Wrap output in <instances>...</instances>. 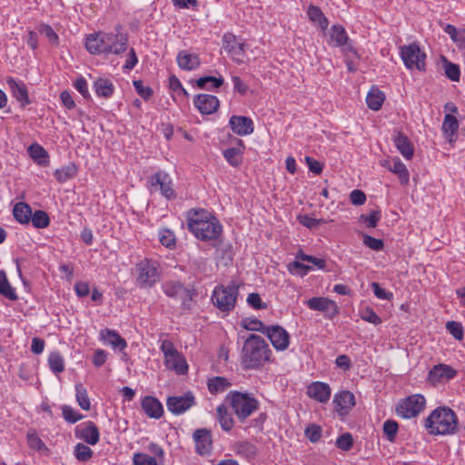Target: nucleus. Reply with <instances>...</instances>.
Masks as SVG:
<instances>
[{
    "label": "nucleus",
    "mask_w": 465,
    "mask_h": 465,
    "mask_svg": "<svg viewBox=\"0 0 465 465\" xmlns=\"http://www.w3.org/2000/svg\"><path fill=\"white\" fill-rule=\"evenodd\" d=\"M189 231L203 242H216L223 232L220 221L204 209H191L187 213Z\"/></svg>",
    "instance_id": "1"
},
{
    "label": "nucleus",
    "mask_w": 465,
    "mask_h": 465,
    "mask_svg": "<svg viewBox=\"0 0 465 465\" xmlns=\"http://www.w3.org/2000/svg\"><path fill=\"white\" fill-rule=\"evenodd\" d=\"M271 349L265 340L251 334L244 341L242 350V365L244 370L259 369L270 361Z\"/></svg>",
    "instance_id": "2"
},
{
    "label": "nucleus",
    "mask_w": 465,
    "mask_h": 465,
    "mask_svg": "<svg viewBox=\"0 0 465 465\" xmlns=\"http://www.w3.org/2000/svg\"><path fill=\"white\" fill-rule=\"evenodd\" d=\"M429 434H454L458 429V420L455 412L449 407H438L424 421Z\"/></svg>",
    "instance_id": "3"
},
{
    "label": "nucleus",
    "mask_w": 465,
    "mask_h": 465,
    "mask_svg": "<svg viewBox=\"0 0 465 465\" xmlns=\"http://www.w3.org/2000/svg\"><path fill=\"white\" fill-rule=\"evenodd\" d=\"M225 401L231 406L240 421H244L259 408V401L248 393L238 391H230Z\"/></svg>",
    "instance_id": "4"
},
{
    "label": "nucleus",
    "mask_w": 465,
    "mask_h": 465,
    "mask_svg": "<svg viewBox=\"0 0 465 465\" xmlns=\"http://www.w3.org/2000/svg\"><path fill=\"white\" fill-rule=\"evenodd\" d=\"M238 294V286L234 282L227 286L219 285L213 292L212 302L221 312H230L235 307Z\"/></svg>",
    "instance_id": "5"
},
{
    "label": "nucleus",
    "mask_w": 465,
    "mask_h": 465,
    "mask_svg": "<svg viewBox=\"0 0 465 465\" xmlns=\"http://www.w3.org/2000/svg\"><path fill=\"white\" fill-rule=\"evenodd\" d=\"M160 349L164 356V364L167 369L174 371L177 374H185L188 365L185 358L175 348L169 340L162 341Z\"/></svg>",
    "instance_id": "6"
},
{
    "label": "nucleus",
    "mask_w": 465,
    "mask_h": 465,
    "mask_svg": "<svg viewBox=\"0 0 465 465\" xmlns=\"http://www.w3.org/2000/svg\"><path fill=\"white\" fill-rule=\"evenodd\" d=\"M401 57L408 69L416 68L419 71H425L426 54L421 52L418 44L412 43L401 46Z\"/></svg>",
    "instance_id": "7"
},
{
    "label": "nucleus",
    "mask_w": 465,
    "mask_h": 465,
    "mask_svg": "<svg viewBox=\"0 0 465 465\" xmlns=\"http://www.w3.org/2000/svg\"><path fill=\"white\" fill-rule=\"evenodd\" d=\"M426 400L420 394L411 395L401 402L396 407V413L405 419H411L418 416L425 408Z\"/></svg>",
    "instance_id": "8"
},
{
    "label": "nucleus",
    "mask_w": 465,
    "mask_h": 465,
    "mask_svg": "<svg viewBox=\"0 0 465 465\" xmlns=\"http://www.w3.org/2000/svg\"><path fill=\"white\" fill-rule=\"evenodd\" d=\"M138 272L136 282L140 288L152 287L159 281V273L155 264L144 259L136 264Z\"/></svg>",
    "instance_id": "9"
},
{
    "label": "nucleus",
    "mask_w": 465,
    "mask_h": 465,
    "mask_svg": "<svg viewBox=\"0 0 465 465\" xmlns=\"http://www.w3.org/2000/svg\"><path fill=\"white\" fill-rule=\"evenodd\" d=\"M306 304L311 310L323 312L329 320L334 319L340 313L337 303L326 297H312L306 301Z\"/></svg>",
    "instance_id": "10"
},
{
    "label": "nucleus",
    "mask_w": 465,
    "mask_h": 465,
    "mask_svg": "<svg viewBox=\"0 0 465 465\" xmlns=\"http://www.w3.org/2000/svg\"><path fill=\"white\" fill-rule=\"evenodd\" d=\"M223 46L225 52L237 64L243 62L242 58L245 53L246 45L240 42L232 33H226L223 36Z\"/></svg>",
    "instance_id": "11"
},
{
    "label": "nucleus",
    "mask_w": 465,
    "mask_h": 465,
    "mask_svg": "<svg viewBox=\"0 0 465 465\" xmlns=\"http://www.w3.org/2000/svg\"><path fill=\"white\" fill-rule=\"evenodd\" d=\"M264 334L270 340L272 345L277 351H285L290 344V335L288 331L280 325H268Z\"/></svg>",
    "instance_id": "12"
},
{
    "label": "nucleus",
    "mask_w": 465,
    "mask_h": 465,
    "mask_svg": "<svg viewBox=\"0 0 465 465\" xmlns=\"http://www.w3.org/2000/svg\"><path fill=\"white\" fill-rule=\"evenodd\" d=\"M121 25L115 27V32L106 33V45L110 50H107L109 54H120L126 51L128 45V35L120 32Z\"/></svg>",
    "instance_id": "13"
},
{
    "label": "nucleus",
    "mask_w": 465,
    "mask_h": 465,
    "mask_svg": "<svg viewBox=\"0 0 465 465\" xmlns=\"http://www.w3.org/2000/svg\"><path fill=\"white\" fill-rule=\"evenodd\" d=\"M195 404L194 397L191 391L186 392L183 396L168 397L166 405L169 411L179 415Z\"/></svg>",
    "instance_id": "14"
},
{
    "label": "nucleus",
    "mask_w": 465,
    "mask_h": 465,
    "mask_svg": "<svg viewBox=\"0 0 465 465\" xmlns=\"http://www.w3.org/2000/svg\"><path fill=\"white\" fill-rule=\"evenodd\" d=\"M85 48L94 55L104 54L107 56V50H110L106 45V32L93 33L85 38Z\"/></svg>",
    "instance_id": "15"
},
{
    "label": "nucleus",
    "mask_w": 465,
    "mask_h": 465,
    "mask_svg": "<svg viewBox=\"0 0 465 465\" xmlns=\"http://www.w3.org/2000/svg\"><path fill=\"white\" fill-rule=\"evenodd\" d=\"M74 434L76 438L83 440L90 445H95L100 439L98 427L91 420L77 426Z\"/></svg>",
    "instance_id": "16"
},
{
    "label": "nucleus",
    "mask_w": 465,
    "mask_h": 465,
    "mask_svg": "<svg viewBox=\"0 0 465 465\" xmlns=\"http://www.w3.org/2000/svg\"><path fill=\"white\" fill-rule=\"evenodd\" d=\"M151 185L159 186L161 194L166 199L170 200L174 198V191L173 189L172 179L170 175L164 171H158L151 177Z\"/></svg>",
    "instance_id": "17"
},
{
    "label": "nucleus",
    "mask_w": 465,
    "mask_h": 465,
    "mask_svg": "<svg viewBox=\"0 0 465 465\" xmlns=\"http://www.w3.org/2000/svg\"><path fill=\"white\" fill-rule=\"evenodd\" d=\"M195 107L203 114H211L215 113L219 108V100L213 94H201L193 99Z\"/></svg>",
    "instance_id": "18"
},
{
    "label": "nucleus",
    "mask_w": 465,
    "mask_h": 465,
    "mask_svg": "<svg viewBox=\"0 0 465 465\" xmlns=\"http://www.w3.org/2000/svg\"><path fill=\"white\" fill-rule=\"evenodd\" d=\"M330 386L322 381H313L307 388V395L315 401L326 403L331 398Z\"/></svg>",
    "instance_id": "19"
},
{
    "label": "nucleus",
    "mask_w": 465,
    "mask_h": 465,
    "mask_svg": "<svg viewBox=\"0 0 465 465\" xmlns=\"http://www.w3.org/2000/svg\"><path fill=\"white\" fill-rule=\"evenodd\" d=\"M232 131L238 135H248L253 132V123L246 116L232 115L229 120Z\"/></svg>",
    "instance_id": "20"
},
{
    "label": "nucleus",
    "mask_w": 465,
    "mask_h": 465,
    "mask_svg": "<svg viewBox=\"0 0 465 465\" xmlns=\"http://www.w3.org/2000/svg\"><path fill=\"white\" fill-rule=\"evenodd\" d=\"M333 404L340 415H345L355 405L354 395L349 391H342L334 396Z\"/></svg>",
    "instance_id": "21"
},
{
    "label": "nucleus",
    "mask_w": 465,
    "mask_h": 465,
    "mask_svg": "<svg viewBox=\"0 0 465 465\" xmlns=\"http://www.w3.org/2000/svg\"><path fill=\"white\" fill-rule=\"evenodd\" d=\"M6 84H8L13 96L20 102L21 105L24 107L31 103L26 85L22 81H16L12 77L6 78Z\"/></svg>",
    "instance_id": "22"
},
{
    "label": "nucleus",
    "mask_w": 465,
    "mask_h": 465,
    "mask_svg": "<svg viewBox=\"0 0 465 465\" xmlns=\"http://www.w3.org/2000/svg\"><path fill=\"white\" fill-rule=\"evenodd\" d=\"M456 371L445 364L434 366L428 374V381L431 383L441 382L444 380L449 381L455 377Z\"/></svg>",
    "instance_id": "23"
},
{
    "label": "nucleus",
    "mask_w": 465,
    "mask_h": 465,
    "mask_svg": "<svg viewBox=\"0 0 465 465\" xmlns=\"http://www.w3.org/2000/svg\"><path fill=\"white\" fill-rule=\"evenodd\" d=\"M393 143L406 160H411L413 157L414 146L405 134L401 131L396 132L393 137Z\"/></svg>",
    "instance_id": "24"
},
{
    "label": "nucleus",
    "mask_w": 465,
    "mask_h": 465,
    "mask_svg": "<svg viewBox=\"0 0 465 465\" xmlns=\"http://www.w3.org/2000/svg\"><path fill=\"white\" fill-rule=\"evenodd\" d=\"M196 452L200 455L207 454L212 448V438L210 430L198 429L193 432Z\"/></svg>",
    "instance_id": "25"
},
{
    "label": "nucleus",
    "mask_w": 465,
    "mask_h": 465,
    "mask_svg": "<svg viewBox=\"0 0 465 465\" xmlns=\"http://www.w3.org/2000/svg\"><path fill=\"white\" fill-rule=\"evenodd\" d=\"M143 411L150 418L159 419L163 416V408L162 403L153 396H146L141 402Z\"/></svg>",
    "instance_id": "26"
},
{
    "label": "nucleus",
    "mask_w": 465,
    "mask_h": 465,
    "mask_svg": "<svg viewBox=\"0 0 465 465\" xmlns=\"http://www.w3.org/2000/svg\"><path fill=\"white\" fill-rule=\"evenodd\" d=\"M178 66L182 70L193 71L197 69L201 61L199 55L196 54H189L186 51H180L176 57Z\"/></svg>",
    "instance_id": "27"
},
{
    "label": "nucleus",
    "mask_w": 465,
    "mask_h": 465,
    "mask_svg": "<svg viewBox=\"0 0 465 465\" xmlns=\"http://www.w3.org/2000/svg\"><path fill=\"white\" fill-rule=\"evenodd\" d=\"M232 450L237 456L251 460L257 455V447L248 440H239L233 443Z\"/></svg>",
    "instance_id": "28"
},
{
    "label": "nucleus",
    "mask_w": 465,
    "mask_h": 465,
    "mask_svg": "<svg viewBox=\"0 0 465 465\" xmlns=\"http://www.w3.org/2000/svg\"><path fill=\"white\" fill-rule=\"evenodd\" d=\"M382 165L387 167L393 173L397 174L402 184H407L409 183V171L406 165L399 158H394L392 160V164H391L390 161H384Z\"/></svg>",
    "instance_id": "29"
},
{
    "label": "nucleus",
    "mask_w": 465,
    "mask_h": 465,
    "mask_svg": "<svg viewBox=\"0 0 465 465\" xmlns=\"http://www.w3.org/2000/svg\"><path fill=\"white\" fill-rule=\"evenodd\" d=\"M238 143L240 145L239 147H230L223 152V157L232 167H238L242 163L243 150L241 147L244 148L243 143L242 140L238 139Z\"/></svg>",
    "instance_id": "30"
},
{
    "label": "nucleus",
    "mask_w": 465,
    "mask_h": 465,
    "mask_svg": "<svg viewBox=\"0 0 465 465\" xmlns=\"http://www.w3.org/2000/svg\"><path fill=\"white\" fill-rule=\"evenodd\" d=\"M101 338L104 341L108 342L114 349L124 351L127 347V343L115 331L105 329L101 331Z\"/></svg>",
    "instance_id": "31"
},
{
    "label": "nucleus",
    "mask_w": 465,
    "mask_h": 465,
    "mask_svg": "<svg viewBox=\"0 0 465 465\" xmlns=\"http://www.w3.org/2000/svg\"><path fill=\"white\" fill-rule=\"evenodd\" d=\"M217 420L225 431H230L234 425L232 414L229 411L228 407L224 404H221L216 408Z\"/></svg>",
    "instance_id": "32"
},
{
    "label": "nucleus",
    "mask_w": 465,
    "mask_h": 465,
    "mask_svg": "<svg viewBox=\"0 0 465 465\" xmlns=\"http://www.w3.org/2000/svg\"><path fill=\"white\" fill-rule=\"evenodd\" d=\"M384 99V94L378 87L372 86L366 96V104L370 109L378 111L381 108Z\"/></svg>",
    "instance_id": "33"
},
{
    "label": "nucleus",
    "mask_w": 465,
    "mask_h": 465,
    "mask_svg": "<svg viewBox=\"0 0 465 465\" xmlns=\"http://www.w3.org/2000/svg\"><path fill=\"white\" fill-rule=\"evenodd\" d=\"M95 93L98 96L110 98L114 92V85L111 80L106 78H98L94 83Z\"/></svg>",
    "instance_id": "34"
},
{
    "label": "nucleus",
    "mask_w": 465,
    "mask_h": 465,
    "mask_svg": "<svg viewBox=\"0 0 465 465\" xmlns=\"http://www.w3.org/2000/svg\"><path fill=\"white\" fill-rule=\"evenodd\" d=\"M13 214L18 223L26 224L30 222L32 209L29 204L20 202L14 206Z\"/></svg>",
    "instance_id": "35"
},
{
    "label": "nucleus",
    "mask_w": 465,
    "mask_h": 465,
    "mask_svg": "<svg viewBox=\"0 0 465 465\" xmlns=\"http://www.w3.org/2000/svg\"><path fill=\"white\" fill-rule=\"evenodd\" d=\"M77 166L74 163H69L60 169H56L54 173V176L58 183H64L68 180L73 179L77 174Z\"/></svg>",
    "instance_id": "36"
},
{
    "label": "nucleus",
    "mask_w": 465,
    "mask_h": 465,
    "mask_svg": "<svg viewBox=\"0 0 465 465\" xmlns=\"http://www.w3.org/2000/svg\"><path fill=\"white\" fill-rule=\"evenodd\" d=\"M30 156L42 166H46L49 163V156L45 149L41 145L35 143L28 148Z\"/></svg>",
    "instance_id": "37"
},
{
    "label": "nucleus",
    "mask_w": 465,
    "mask_h": 465,
    "mask_svg": "<svg viewBox=\"0 0 465 465\" xmlns=\"http://www.w3.org/2000/svg\"><path fill=\"white\" fill-rule=\"evenodd\" d=\"M208 390L212 394L223 392L231 386V382L224 377L215 376L209 379L207 382Z\"/></svg>",
    "instance_id": "38"
},
{
    "label": "nucleus",
    "mask_w": 465,
    "mask_h": 465,
    "mask_svg": "<svg viewBox=\"0 0 465 465\" xmlns=\"http://www.w3.org/2000/svg\"><path fill=\"white\" fill-rule=\"evenodd\" d=\"M307 15L311 21L317 23L322 30L327 29L329 25L328 19L324 16L322 10L315 5L308 7Z\"/></svg>",
    "instance_id": "39"
},
{
    "label": "nucleus",
    "mask_w": 465,
    "mask_h": 465,
    "mask_svg": "<svg viewBox=\"0 0 465 465\" xmlns=\"http://www.w3.org/2000/svg\"><path fill=\"white\" fill-rule=\"evenodd\" d=\"M331 39L335 46H341V45L347 44L349 36L342 25H334L331 29Z\"/></svg>",
    "instance_id": "40"
},
{
    "label": "nucleus",
    "mask_w": 465,
    "mask_h": 465,
    "mask_svg": "<svg viewBox=\"0 0 465 465\" xmlns=\"http://www.w3.org/2000/svg\"><path fill=\"white\" fill-rule=\"evenodd\" d=\"M459 128V123L456 117L452 114H447L444 116V120L442 123V132L444 133L446 137L451 138Z\"/></svg>",
    "instance_id": "41"
},
{
    "label": "nucleus",
    "mask_w": 465,
    "mask_h": 465,
    "mask_svg": "<svg viewBox=\"0 0 465 465\" xmlns=\"http://www.w3.org/2000/svg\"><path fill=\"white\" fill-rule=\"evenodd\" d=\"M163 290L168 297L178 300L184 292V285L179 282H168L163 284Z\"/></svg>",
    "instance_id": "42"
},
{
    "label": "nucleus",
    "mask_w": 465,
    "mask_h": 465,
    "mask_svg": "<svg viewBox=\"0 0 465 465\" xmlns=\"http://www.w3.org/2000/svg\"><path fill=\"white\" fill-rule=\"evenodd\" d=\"M223 78L222 76L220 77H214V76H203L200 77L196 81V84L199 88H205L207 90H211L212 88H219L223 84Z\"/></svg>",
    "instance_id": "43"
},
{
    "label": "nucleus",
    "mask_w": 465,
    "mask_h": 465,
    "mask_svg": "<svg viewBox=\"0 0 465 465\" xmlns=\"http://www.w3.org/2000/svg\"><path fill=\"white\" fill-rule=\"evenodd\" d=\"M48 364L52 371L55 374H59L64 370V358L58 351H53L49 354Z\"/></svg>",
    "instance_id": "44"
},
{
    "label": "nucleus",
    "mask_w": 465,
    "mask_h": 465,
    "mask_svg": "<svg viewBox=\"0 0 465 465\" xmlns=\"http://www.w3.org/2000/svg\"><path fill=\"white\" fill-rule=\"evenodd\" d=\"M0 293L11 301L17 300L15 289L10 285L5 273L2 271H0Z\"/></svg>",
    "instance_id": "45"
},
{
    "label": "nucleus",
    "mask_w": 465,
    "mask_h": 465,
    "mask_svg": "<svg viewBox=\"0 0 465 465\" xmlns=\"http://www.w3.org/2000/svg\"><path fill=\"white\" fill-rule=\"evenodd\" d=\"M197 295L198 292L193 285L187 287L184 286V292H182V297H179L178 300H181L183 309L190 310L192 308L193 302Z\"/></svg>",
    "instance_id": "46"
},
{
    "label": "nucleus",
    "mask_w": 465,
    "mask_h": 465,
    "mask_svg": "<svg viewBox=\"0 0 465 465\" xmlns=\"http://www.w3.org/2000/svg\"><path fill=\"white\" fill-rule=\"evenodd\" d=\"M241 326L248 331H260L264 334L265 329L268 327L262 321L256 318H243L241 321Z\"/></svg>",
    "instance_id": "47"
},
{
    "label": "nucleus",
    "mask_w": 465,
    "mask_h": 465,
    "mask_svg": "<svg viewBox=\"0 0 465 465\" xmlns=\"http://www.w3.org/2000/svg\"><path fill=\"white\" fill-rule=\"evenodd\" d=\"M76 391V401L78 405L84 411H89L91 408V402L87 394L86 389L84 387L82 383H77L75 385Z\"/></svg>",
    "instance_id": "48"
},
{
    "label": "nucleus",
    "mask_w": 465,
    "mask_h": 465,
    "mask_svg": "<svg viewBox=\"0 0 465 465\" xmlns=\"http://www.w3.org/2000/svg\"><path fill=\"white\" fill-rule=\"evenodd\" d=\"M30 221L32 222L34 227L38 229L46 228L50 223V219L47 213L42 210H37L32 213Z\"/></svg>",
    "instance_id": "49"
},
{
    "label": "nucleus",
    "mask_w": 465,
    "mask_h": 465,
    "mask_svg": "<svg viewBox=\"0 0 465 465\" xmlns=\"http://www.w3.org/2000/svg\"><path fill=\"white\" fill-rule=\"evenodd\" d=\"M93 450L84 443H77L74 446V455L81 462L88 461L93 457Z\"/></svg>",
    "instance_id": "50"
},
{
    "label": "nucleus",
    "mask_w": 465,
    "mask_h": 465,
    "mask_svg": "<svg viewBox=\"0 0 465 465\" xmlns=\"http://www.w3.org/2000/svg\"><path fill=\"white\" fill-rule=\"evenodd\" d=\"M445 75L453 82H458L460 77V70L458 64H453L444 58Z\"/></svg>",
    "instance_id": "51"
},
{
    "label": "nucleus",
    "mask_w": 465,
    "mask_h": 465,
    "mask_svg": "<svg viewBox=\"0 0 465 465\" xmlns=\"http://www.w3.org/2000/svg\"><path fill=\"white\" fill-rule=\"evenodd\" d=\"M288 271L292 274H296L299 276H305L312 269V267L310 265H306L300 261H293L290 262L287 266Z\"/></svg>",
    "instance_id": "52"
},
{
    "label": "nucleus",
    "mask_w": 465,
    "mask_h": 465,
    "mask_svg": "<svg viewBox=\"0 0 465 465\" xmlns=\"http://www.w3.org/2000/svg\"><path fill=\"white\" fill-rule=\"evenodd\" d=\"M381 218V211L379 210H372L370 212V213L367 214H361L360 216V221L366 223L368 228H375L378 224V222Z\"/></svg>",
    "instance_id": "53"
},
{
    "label": "nucleus",
    "mask_w": 465,
    "mask_h": 465,
    "mask_svg": "<svg viewBox=\"0 0 465 465\" xmlns=\"http://www.w3.org/2000/svg\"><path fill=\"white\" fill-rule=\"evenodd\" d=\"M159 240L163 246L169 249H173L175 246L174 233L169 229H163L159 232Z\"/></svg>",
    "instance_id": "54"
},
{
    "label": "nucleus",
    "mask_w": 465,
    "mask_h": 465,
    "mask_svg": "<svg viewBox=\"0 0 465 465\" xmlns=\"http://www.w3.org/2000/svg\"><path fill=\"white\" fill-rule=\"evenodd\" d=\"M399 425L393 420H387L383 423V432L386 435L388 440L393 442L395 440L397 432H398Z\"/></svg>",
    "instance_id": "55"
},
{
    "label": "nucleus",
    "mask_w": 465,
    "mask_h": 465,
    "mask_svg": "<svg viewBox=\"0 0 465 465\" xmlns=\"http://www.w3.org/2000/svg\"><path fill=\"white\" fill-rule=\"evenodd\" d=\"M322 431V427L313 423L306 427L304 434L311 442L315 443L321 439Z\"/></svg>",
    "instance_id": "56"
},
{
    "label": "nucleus",
    "mask_w": 465,
    "mask_h": 465,
    "mask_svg": "<svg viewBox=\"0 0 465 465\" xmlns=\"http://www.w3.org/2000/svg\"><path fill=\"white\" fill-rule=\"evenodd\" d=\"M335 444L340 450L348 451L353 446V438L351 433L345 432L337 438Z\"/></svg>",
    "instance_id": "57"
},
{
    "label": "nucleus",
    "mask_w": 465,
    "mask_h": 465,
    "mask_svg": "<svg viewBox=\"0 0 465 465\" xmlns=\"http://www.w3.org/2000/svg\"><path fill=\"white\" fill-rule=\"evenodd\" d=\"M447 331L458 341L463 339L464 330L459 322L450 321L446 323Z\"/></svg>",
    "instance_id": "58"
},
{
    "label": "nucleus",
    "mask_w": 465,
    "mask_h": 465,
    "mask_svg": "<svg viewBox=\"0 0 465 465\" xmlns=\"http://www.w3.org/2000/svg\"><path fill=\"white\" fill-rule=\"evenodd\" d=\"M134 465H157V460L145 453H135L133 457Z\"/></svg>",
    "instance_id": "59"
},
{
    "label": "nucleus",
    "mask_w": 465,
    "mask_h": 465,
    "mask_svg": "<svg viewBox=\"0 0 465 465\" xmlns=\"http://www.w3.org/2000/svg\"><path fill=\"white\" fill-rule=\"evenodd\" d=\"M361 318L370 323L374 325H379L381 323V318L378 314L373 311V309L370 307H366L361 312Z\"/></svg>",
    "instance_id": "60"
},
{
    "label": "nucleus",
    "mask_w": 465,
    "mask_h": 465,
    "mask_svg": "<svg viewBox=\"0 0 465 465\" xmlns=\"http://www.w3.org/2000/svg\"><path fill=\"white\" fill-rule=\"evenodd\" d=\"M63 417L69 423H75L82 420L84 416L76 412L72 407L64 405L62 408Z\"/></svg>",
    "instance_id": "61"
},
{
    "label": "nucleus",
    "mask_w": 465,
    "mask_h": 465,
    "mask_svg": "<svg viewBox=\"0 0 465 465\" xmlns=\"http://www.w3.org/2000/svg\"><path fill=\"white\" fill-rule=\"evenodd\" d=\"M26 439L28 446L33 450H40L43 447H45L44 442L38 437L35 430H30L27 432Z\"/></svg>",
    "instance_id": "62"
},
{
    "label": "nucleus",
    "mask_w": 465,
    "mask_h": 465,
    "mask_svg": "<svg viewBox=\"0 0 465 465\" xmlns=\"http://www.w3.org/2000/svg\"><path fill=\"white\" fill-rule=\"evenodd\" d=\"M134 86L135 88V91L137 94L143 99V100H149L153 94V91L149 86H144L142 80H135L134 81Z\"/></svg>",
    "instance_id": "63"
},
{
    "label": "nucleus",
    "mask_w": 465,
    "mask_h": 465,
    "mask_svg": "<svg viewBox=\"0 0 465 465\" xmlns=\"http://www.w3.org/2000/svg\"><path fill=\"white\" fill-rule=\"evenodd\" d=\"M247 303L255 310L267 309L268 305L263 302L257 292H252L247 297Z\"/></svg>",
    "instance_id": "64"
}]
</instances>
